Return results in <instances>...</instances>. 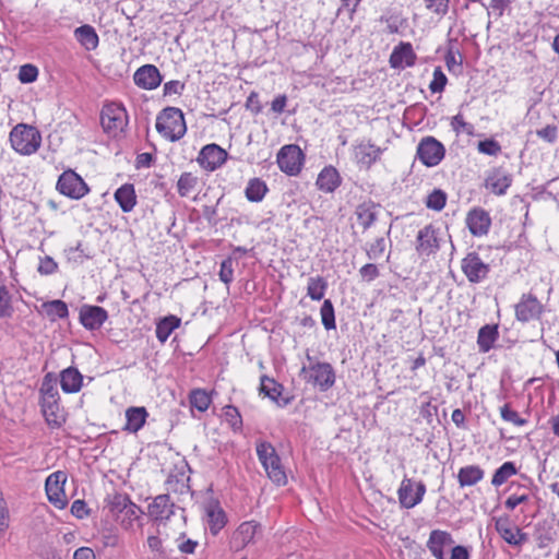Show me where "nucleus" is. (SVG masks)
<instances>
[{"instance_id":"nucleus-34","label":"nucleus","mask_w":559,"mask_h":559,"mask_svg":"<svg viewBox=\"0 0 559 559\" xmlns=\"http://www.w3.org/2000/svg\"><path fill=\"white\" fill-rule=\"evenodd\" d=\"M74 37L86 50L96 49L99 43L95 28L88 24L76 27Z\"/></svg>"},{"instance_id":"nucleus-43","label":"nucleus","mask_w":559,"mask_h":559,"mask_svg":"<svg viewBox=\"0 0 559 559\" xmlns=\"http://www.w3.org/2000/svg\"><path fill=\"white\" fill-rule=\"evenodd\" d=\"M189 402L191 408H195L199 412H205L210 407L212 399L205 390L195 389L191 391Z\"/></svg>"},{"instance_id":"nucleus-7","label":"nucleus","mask_w":559,"mask_h":559,"mask_svg":"<svg viewBox=\"0 0 559 559\" xmlns=\"http://www.w3.org/2000/svg\"><path fill=\"white\" fill-rule=\"evenodd\" d=\"M444 155V145L433 136L423 138L417 145L416 156L427 167L439 165Z\"/></svg>"},{"instance_id":"nucleus-63","label":"nucleus","mask_w":559,"mask_h":559,"mask_svg":"<svg viewBox=\"0 0 559 559\" xmlns=\"http://www.w3.org/2000/svg\"><path fill=\"white\" fill-rule=\"evenodd\" d=\"M186 88L185 82L173 80L164 84L163 92L165 96L181 95Z\"/></svg>"},{"instance_id":"nucleus-33","label":"nucleus","mask_w":559,"mask_h":559,"mask_svg":"<svg viewBox=\"0 0 559 559\" xmlns=\"http://www.w3.org/2000/svg\"><path fill=\"white\" fill-rule=\"evenodd\" d=\"M378 205L371 201L364 202L356 207L355 214L359 225L367 230L378 218Z\"/></svg>"},{"instance_id":"nucleus-57","label":"nucleus","mask_w":559,"mask_h":559,"mask_svg":"<svg viewBox=\"0 0 559 559\" xmlns=\"http://www.w3.org/2000/svg\"><path fill=\"white\" fill-rule=\"evenodd\" d=\"M511 2V0H490L489 4L486 7L488 15L492 13L496 17H501L504 11L510 8Z\"/></svg>"},{"instance_id":"nucleus-15","label":"nucleus","mask_w":559,"mask_h":559,"mask_svg":"<svg viewBox=\"0 0 559 559\" xmlns=\"http://www.w3.org/2000/svg\"><path fill=\"white\" fill-rule=\"evenodd\" d=\"M107 319L108 312L103 307L83 305L80 308V323L88 331L99 330Z\"/></svg>"},{"instance_id":"nucleus-45","label":"nucleus","mask_w":559,"mask_h":559,"mask_svg":"<svg viewBox=\"0 0 559 559\" xmlns=\"http://www.w3.org/2000/svg\"><path fill=\"white\" fill-rule=\"evenodd\" d=\"M131 502L132 501L129 496L123 493H115L109 499L108 508L110 513L116 516V519H120L121 513L129 507Z\"/></svg>"},{"instance_id":"nucleus-20","label":"nucleus","mask_w":559,"mask_h":559,"mask_svg":"<svg viewBox=\"0 0 559 559\" xmlns=\"http://www.w3.org/2000/svg\"><path fill=\"white\" fill-rule=\"evenodd\" d=\"M259 524L254 521L241 523L234 532L230 544L235 550H241L253 542Z\"/></svg>"},{"instance_id":"nucleus-50","label":"nucleus","mask_w":559,"mask_h":559,"mask_svg":"<svg viewBox=\"0 0 559 559\" xmlns=\"http://www.w3.org/2000/svg\"><path fill=\"white\" fill-rule=\"evenodd\" d=\"M320 314L322 324L326 330H334L336 328L334 306L330 299L323 301Z\"/></svg>"},{"instance_id":"nucleus-44","label":"nucleus","mask_w":559,"mask_h":559,"mask_svg":"<svg viewBox=\"0 0 559 559\" xmlns=\"http://www.w3.org/2000/svg\"><path fill=\"white\" fill-rule=\"evenodd\" d=\"M152 559H160L167 556V551L164 547V540L160 536V532L157 530L155 534H151L146 540Z\"/></svg>"},{"instance_id":"nucleus-22","label":"nucleus","mask_w":559,"mask_h":559,"mask_svg":"<svg viewBox=\"0 0 559 559\" xmlns=\"http://www.w3.org/2000/svg\"><path fill=\"white\" fill-rule=\"evenodd\" d=\"M382 150L376 144L360 142L354 146V155L358 164L370 168L381 156Z\"/></svg>"},{"instance_id":"nucleus-24","label":"nucleus","mask_w":559,"mask_h":559,"mask_svg":"<svg viewBox=\"0 0 559 559\" xmlns=\"http://www.w3.org/2000/svg\"><path fill=\"white\" fill-rule=\"evenodd\" d=\"M174 507L168 495H159L148 504V515L155 521L168 520L174 514Z\"/></svg>"},{"instance_id":"nucleus-4","label":"nucleus","mask_w":559,"mask_h":559,"mask_svg":"<svg viewBox=\"0 0 559 559\" xmlns=\"http://www.w3.org/2000/svg\"><path fill=\"white\" fill-rule=\"evenodd\" d=\"M301 372L308 383L319 388L321 392L330 390L336 380L334 368L330 362L316 361L309 367H302Z\"/></svg>"},{"instance_id":"nucleus-12","label":"nucleus","mask_w":559,"mask_h":559,"mask_svg":"<svg viewBox=\"0 0 559 559\" xmlns=\"http://www.w3.org/2000/svg\"><path fill=\"white\" fill-rule=\"evenodd\" d=\"M66 480L67 475L61 471L50 474L46 479L45 489L47 498L58 509H63L68 503L63 489Z\"/></svg>"},{"instance_id":"nucleus-64","label":"nucleus","mask_w":559,"mask_h":559,"mask_svg":"<svg viewBox=\"0 0 559 559\" xmlns=\"http://www.w3.org/2000/svg\"><path fill=\"white\" fill-rule=\"evenodd\" d=\"M451 127L456 133L466 132L468 134L473 131V126L465 122L461 114L455 115L451 120Z\"/></svg>"},{"instance_id":"nucleus-6","label":"nucleus","mask_w":559,"mask_h":559,"mask_svg":"<svg viewBox=\"0 0 559 559\" xmlns=\"http://www.w3.org/2000/svg\"><path fill=\"white\" fill-rule=\"evenodd\" d=\"M490 270V264L485 262L476 251L466 253L461 260V271L471 284H479L486 281Z\"/></svg>"},{"instance_id":"nucleus-1","label":"nucleus","mask_w":559,"mask_h":559,"mask_svg":"<svg viewBox=\"0 0 559 559\" xmlns=\"http://www.w3.org/2000/svg\"><path fill=\"white\" fill-rule=\"evenodd\" d=\"M156 130L165 139L176 142L187 132L183 112L177 107L164 108L156 118Z\"/></svg>"},{"instance_id":"nucleus-51","label":"nucleus","mask_w":559,"mask_h":559,"mask_svg":"<svg viewBox=\"0 0 559 559\" xmlns=\"http://www.w3.org/2000/svg\"><path fill=\"white\" fill-rule=\"evenodd\" d=\"M447 203V193L441 189H435L428 194L425 204L429 210L440 212Z\"/></svg>"},{"instance_id":"nucleus-3","label":"nucleus","mask_w":559,"mask_h":559,"mask_svg":"<svg viewBox=\"0 0 559 559\" xmlns=\"http://www.w3.org/2000/svg\"><path fill=\"white\" fill-rule=\"evenodd\" d=\"M257 455L266 472L267 477L276 485H285L287 476L275 448L271 442L259 441L257 443Z\"/></svg>"},{"instance_id":"nucleus-47","label":"nucleus","mask_w":559,"mask_h":559,"mask_svg":"<svg viewBox=\"0 0 559 559\" xmlns=\"http://www.w3.org/2000/svg\"><path fill=\"white\" fill-rule=\"evenodd\" d=\"M59 400H53V402H50V401H45V402H40V405H41V409H43V413L46 417V420L49 425H55V426H61L62 424V420L60 418V416L58 415V412H59V403H58Z\"/></svg>"},{"instance_id":"nucleus-27","label":"nucleus","mask_w":559,"mask_h":559,"mask_svg":"<svg viewBox=\"0 0 559 559\" xmlns=\"http://www.w3.org/2000/svg\"><path fill=\"white\" fill-rule=\"evenodd\" d=\"M148 413L143 406H131L126 411L127 423L123 430L135 433L145 425Z\"/></svg>"},{"instance_id":"nucleus-56","label":"nucleus","mask_w":559,"mask_h":559,"mask_svg":"<svg viewBox=\"0 0 559 559\" xmlns=\"http://www.w3.org/2000/svg\"><path fill=\"white\" fill-rule=\"evenodd\" d=\"M477 148L480 153L489 155V156H496L501 152L500 144L492 139L479 141Z\"/></svg>"},{"instance_id":"nucleus-28","label":"nucleus","mask_w":559,"mask_h":559,"mask_svg":"<svg viewBox=\"0 0 559 559\" xmlns=\"http://www.w3.org/2000/svg\"><path fill=\"white\" fill-rule=\"evenodd\" d=\"M341 182L338 171L334 167L328 166L320 171L316 185L321 191L333 192L340 187Z\"/></svg>"},{"instance_id":"nucleus-52","label":"nucleus","mask_w":559,"mask_h":559,"mask_svg":"<svg viewBox=\"0 0 559 559\" xmlns=\"http://www.w3.org/2000/svg\"><path fill=\"white\" fill-rule=\"evenodd\" d=\"M500 415L504 421L512 423L515 426H524L527 424V420L522 418L516 411L511 409L508 403L500 407Z\"/></svg>"},{"instance_id":"nucleus-41","label":"nucleus","mask_w":559,"mask_h":559,"mask_svg":"<svg viewBox=\"0 0 559 559\" xmlns=\"http://www.w3.org/2000/svg\"><path fill=\"white\" fill-rule=\"evenodd\" d=\"M199 183V178L192 173L185 171L180 175L177 181V192L180 197H188L193 190H195Z\"/></svg>"},{"instance_id":"nucleus-2","label":"nucleus","mask_w":559,"mask_h":559,"mask_svg":"<svg viewBox=\"0 0 559 559\" xmlns=\"http://www.w3.org/2000/svg\"><path fill=\"white\" fill-rule=\"evenodd\" d=\"M9 140L16 153L32 155L40 147L41 134L33 126L19 123L11 130Z\"/></svg>"},{"instance_id":"nucleus-49","label":"nucleus","mask_w":559,"mask_h":559,"mask_svg":"<svg viewBox=\"0 0 559 559\" xmlns=\"http://www.w3.org/2000/svg\"><path fill=\"white\" fill-rule=\"evenodd\" d=\"M223 415L226 423L230 426V428L237 432L242 429V418L238 408L234 405H226L223 408Z\"/></svg>"},{"instance_id":"nucleus-11","label":"nucleus","mask_w":559,"mask_h":559,"mask_svg":"<svg viewBox=\"0 0 559 559\" xmlns=\"http://www.w3.org/2000/svg\"><path fill=\"white\" fill-rule=\"evenodd\" d=\"M426 493V485L423 481L415 483L404 477L397 490L399 501L402 508L412 509L423 501Z\"/></svg>"},{"instance_id":"nucleus-59","label":"nucleus","mask_w":559,"mask_h":559,"mask_svg":"<svg viewBox=\"0 0 559 559\" xmlns=\"http://www.w3.org/2000/svg\"><path fill=\"white\" fill-rule=\"evenodd\" d=\"M176 542L177 547L181 554H193L195 551V548L198 547V542L190 538H186V534H180Z\"/></svg>"},{"instance_id":"nucleus-29","label":"nucleus","mask_w":559,"mask_h":559,"mask_svg":"<svg viewBox=\"0 0 559 559\" xmlns=\"http://www.w3.org/2000/svg\"><path fill=\"white\" fill-rule=\"evenodd\" d=\"M83 376L74 367H68L60 372V385L64 393H76L81 390Z\"/></svg>"},{"instance_id":"nucleus-18","label":"nucleus","mask_w":559,"mask_h":559,"mask_svg":"<svg viewBox=\"0 0 559 559\" xmlns=\"http://www.w3.org/2000/svg\"><path fill=\"white\" fill-rule=\"evenodd\" d=\"M495 528L501 538L511 546H522L527 542V534L518 526H512L508 519H497Z\"/></svg>"},{"instance_id":"nucleus-13","label":"nucleus","mask_w":559,"mask_h":559,"mask_svg":"<svg viewBox=\"0 0 559 559\" xmlns=\"http://www.w3.org/2000/svg\"><path fill=\"white\" fill-rule=\"evenodd\" d=\"M227 156L228 154L225 150L212 143L202 147L197 160L205 170L214 171L226 162Z\"/></svg>"},{"instance_id":"nucleus-53","label":"nucleus","mask_w":559,"mask_h":559,"mask_svg":"<svg viewBox=\"0 0 559 559\" xmlns=\"http://www.w3.org/2000/svg\"><path fill=\"white\" fill-rule=\"evenodd\" d=\"M365 251L370 260H378L385 251V239L383 237L377 238L372 243L365 248Z\"/></svg>"},{"instance_id":"nucleus-23","label":"nucleus","mask_w":559,"mask_h":559,"mask_svg":"<svg viewBox=\"0 0 559 559\" xmlns=\"http://www.w3.org/2000/svg\"><path fill=\"white\" fill-rule=\"evenodd\" d=\"M284 386L274 379L269 378L267 376L261 377L260 393H263L281 407L287 406L290 403V399L282 396Z\"/></svg>"},{"instance_id":"nucleus-32","label":"nucleus","mask_w":559,"mask_h":559,"mask_svg":"<svg viewBox=\"0 0 559 559\" xmlns=\"http://www.w3.org/2000/svg\"><path fill=\"white\" fill-rule=\"evenodd\" d=\"M499 337L497 324L481 326L477 335V345L480 353H488Z\"/></svg>"},{"instance_id":"nucleus-10","label":"nucleus","mask_w":559,"mask_h":559,"mask_svg":"<svg viewBox=\"0 0 559 559\" xmlns=\"http://www.w3.org/2000/svg\"><path fill=\"white\" fill-rule=\"evenodd\" d=\"M280 169L288 176L300 173L304 162V153L296 144L284 145L276 157Z\"/></svg>"},{"instance_id":"nucleus-36","label":"nucleus","mask_w":559,"mask_h":559,"mask_svg":"<svg viewBox=\"0 0 559 559\" xmlns=\"http://www.w3.org/2000/svg\"><path fill=\"white\" fill-rule=\"evenodd\" d=\"M181 320L176 316H167L156 324V337L160 343H165L174 330L180 325Z\"/></svg>"},{"instance_id":"nucleus-35","label":"nucleus","mask_w":559,"mask_h":559,"mask_svg":"<svg viewBox=\"0 0 559 559\" xmlns=\"http://www.w3.org/2000/svg\"><path fill=\"white\" fill-rule=\"evenodd\" d=\"M513 488H516V490L504 502L506 508L510 511L514 510L519 504L527 502L530 499V487L527 485L512 481L510 489Z\"/></svg>"},{"instance_id":"nucleus-31","label":"nucleus","mask_w":559,"mask_h":559,"mask_svg":"<svg viewBox=\"0 0 559 559\" xmlns=\"http://www.w3.org/2000/svg\"><path fill=\"white\" fill-rule=\"evenodd\" d=\"M485 476V471L479 465H466L459 469L457 481L460 487H471L478 484Z\"/></svg>"},{"instance_id":"nucleus-17","label":"nucleus","mask_w":559,"mask_h":559,"mask_svg":"<svg viewBox=\"0 0 559 559\" xmlns=\"http://www.w3.org/2000/svg\"><path fill=\"white\" fill-rule=\"evenodd\" d=\"M417 56L411 43L401 41L394 47L389 63L393 69H405L415 66Z\"/></svg>"},{"instance_id":"nucleus-26","label":"nucleus","mask_w":559,"mask_h":559,"mask_svg":"<svg viewBox=\"0 0 559 559\" xmlns=\"http://www.w3.org/2000/svg\"><path fill=\"white\" fill-rule=\"evenodd\" d=\"M511 183V175L501 169H497L486 178L485 187L496 195H503Z\"/></svg>"},{"instance_id":"nucleus-5","label":"nucleus","mask_w":559,"mask_h":559,"mask_svg":"<svg viewBox=\"0 0 559 559\" xmlns=\"http://www.w3.org/2000/svg\"><path fill=\"white\" fill-rule=\"evenodd\" d=\"M56 189L62 195L80 200L90 192L87 183L74 170H64L58 178Z\"/></svg>"},{"instance_id":"nucleus-16","label":"nucleus","mask_w":559,"mask_h":559,"mask_svg":"<svg viewBox=\"0 0 559 559\" xmlns=\"http://www.w3.org/2000/svg\"><path fill=\"white\" fill-rule=\"evenodd\" d=\"M466 225L473 236L481 237L488 234L491 217L484 209L475 207L467 213Z\"/></svg>"},{"instance_id":"nucleus-25","label":"nucleus","mask_w":559,"mask_h":559,"mask_svg":"<svg viewBox=\"0 0 559 559\" xmlns=\"http://www.w3.org/2000/svg\"><path fill=\"white\" fill-rule=\"evenodd\" d=\"M205 515L212 535H217L227 523L226 513L217 502L212 501L205 506Z\"/></svg>"},{"instance_id":"nucleus-55","label":"nucleus","mask_w":559,"mask_h":559,"mask_svg":"<svg viewBox=\"0 0 559 559\" xmlns=\"http://www.w3.org/2000/svg\"><path fill=\"white\" fill-rule=\"evenodd\" d=\"M447 83H448V79H447L445 74L443 73V71L440 67H437L433 70V79L429 84V90L432 93H441V92H443Z\"/></svg>"},{"instance_id":"nucleus-38","label":"nucleus","mask_w":559,"mask_h":559,"mask_svg":"<svg viewBox=\"0 0 559 559\" xmlns=\"http://www.w3.org/2000/svg\"><path fill=\"white\" fill-rule=\"evenodd\" d=\"M267 190V186L263 180L253 178L249 180L245 193L249 201L260 202L265 197Z\"/></svg>"},{"instance_id":"nucleus-8","label":"nucleus","mask_w":559,"mask_h":559,"mask_svg":"<svg viewBox=\"0 0 559 559\" xmlns=\"http://www.w3.org/2000/svg\"><path fill=\"white\" fill-rule=\"evenodd\" d=\"M440 229L433 224H428L418 230L415 250L420 258H429L440 250Z\"/></svg>"},{"instance_id":"nucleus-61","label":"nucleus","mask_w":559,"mask_h":559,"mask_svg":"<svg viewBox=\"0 0 559 559\" xmlns=\"http://www.w3.org/2000/svg\"><path fill=\"white\" fill-rule=\"evenodd\" d=\"M58 270L57 262L49 255H46L40 259L37 271L41 275H51Z\"/></svg>"},{"instance_id":"nucleus-54","label":"nucleus","mask_w":559,"mask_h":559,"mask_svg":"<svg viewBox=\"0 0 559 559\" xmlns=\"http://www.w3.org/2000/svg\"><path fill=\"white\" fill-rule=\"evenodd\" d=\"M219 280L229 285L234 280V260L228 257L221 263V269L218 273Z\"/></svg>"},{"instance_id":"nucleus-40","label":"nucleus","mask_w":559,"mask_h":559,"mask_svg":"<svg viewBox=\"0 0 559 559\" xmlns=\"http://www.w3.org/2000/svg\"><path fill=\"white\" fill-rule=\"evenodd\" d=\"M328 288V282L322 276H311L308 278L307 295L312 300H321Z\"/></svg>"},{"instance_id":"nucleus-19","label":"nucleus","mask_w":559,"mask_h":559,"mask_svg":"<svg viewBox=\"0 0 559 559\" xmlns=\"http://www.w3.org/2000/svg\"><path fill=\"white\" fill-rule=\"evenodd\" d=\"M159 70L154 64H145L140 67L134 75V83L144 90H155L162 83Z\"/></svg>"},{"instance_id":"nucleus-21","label":"nucleus","mask_w":559,"mask_h":559,"mask_svg":"<svg viewBox=\"0 0 559 559\" xmlns=\"http://www.w3.org/2000/svg\"><path fill=\"white\" fill-rule=\"evenodd\" d=\"M454 543L452 535L447 531L432 530L427 540V548L436 559H445L444 547Z\"/></svg>"},{"instance_id":"nucleus-30","label":"nucleus","mask_w":559,"mask_h":559,"mask_svg":"<svg viewBox=\"0 0 559 559\" xmlns=\"http://www.w3.org/2000/svg\"><path fill=\"white\" fill-rule=\"evenodd\" d=\"M115 200L122 212H131L136 204V194L132 183H124L115 192Z\"/></svg>"},{"instance_id":"nucleus-60","label":"nucleus","mask_w":559,"mask_h":559,"mask_svg":"<svg viewBox=\"0 0 559 559\" xmlns=\"http://www.w3.org/2000/svg\"><path fill=\"white\" fill-rule=\"evenodd\" d=\"M426 8L438 14V15H445L449 10V2L450 0H424Z\"/></svg>"},{"instance_id":"nucleus-62","label":"nucleus","mask_w":559,"mask_h":559,"mask_svg":"<svg viewBox=\"0 0 559 559\" xmlns=\"http://www.w3.org/2000/svg\"><path fill=\"white\" fill-rule=\"evenodd\" d=\"M536 134L544 141L548 143H554L558 138V128L556 124H547L546 127L537 130Z\"/></svg>"},{"instance_id":"nucleus-37","label":"nucleus","mask_w":559,"mask_h":559,"mask_svg":"<svg viewBox=\"0 0 559 559\" xmlns=\"http://www.w3.org/2000/svg\"><path fill=\"white\" fill-rule=\"evenodd\" d=\"M518 474V468L514 462L508 461L504 462L500 467H498L491 478V485L495 487H500L504 483L509 480L512 476Z\"/></svg>"},{"instance_id":"nucleus-14","label":"nucleus","mask_w":559,"mask_h":559,"mask_svg":"<svg viewBox=\"0 0 559 559\" xmlns=\"http://www.w3.org/2000/svg\"><path fill=\"white\" fill-rule=\"evenodd\" d=\"M544 307L533 294H523L515 306V317L521 322L539 319Z\"/></svg>"},{"instance_id":"nucleus-42","label":"nucleus","mask_w":559,"mask_h":559,"mask_svg":"<svg viewBox=\"0 0 559 559\" xmlns=\"http://www.w3.org/2000/svg\"><path fill=\"white\" fill-rule=\"evenodd\" d=\"M50 320L66 319L69 316L68 306L64 301L56 299L43 305Z\"/></svg>"},{"instance_id":"nucleus-46","label":"nucleus","mask_w":559,"mask_h":559,"mask_svg":"<svg viewBox=\"0 0 559 559\" xmlns=\"http://www.w3.org/2000/svg\"><path fill=\"white\" fill-rule=\"evenodd\" d=\"M142 510L134 502H131L129 507L121 513L120 519H116L120 522L123 530H130L133 526V522L140 519Z\"/></svg>"},{"instance_id":"nucleus-48","label":"nucleus","mask_w":559,"mask_h":559,"mask_svg":"<svg viewBox=\"0 0 559 559\" xmlns=\"http://www.w3.org/2000/svg\"><path fill=\"white\" fill-rule=\"evenodd\" d=\"M13 313L12 295L5 285H0V319L11 318Z\"/></svg>"},{"instance_id":"nucleus-39","label":"nucleus","mask_w":559,"mask_h":559,"mask_svg":"<svg viewBox=\"0 0 559 559\" xmlns=\"http://www.w3.org/2000/svg\"><path fill=\"white\" fill-rule=\"evenodd\" d=\"M57 384V378L53 373L48 372L40 386V395H41V402L50 401L53 402V400H59V393L56 388Z\"/></svg>"},{"instance_id":"nucleus-9","label":"nucleus","mask_w":559,"mask_h":559,"mask_svg":"<svg viewBox=\"0 0 559 559\" xmlns=\"http://www.w3.org/2000/svg\"><path fill=\"white\" fill-rule=\"evenodd\" d=\"M100 123L107 132H121L128 124V114L126 108L116 103L107 104L100 112Z\"/></svg>"},{"instance_id":"nucleus-58","label":"nucleus","mask_w":559,"mask_h":559,"mask_svg":"<svg viewBox=\"0 0 559 559\" xmlns=\"http://www.w3.org/2000/svg\"><path fill=\"white\" fill-rule=\"evenodd\" d=\"M38 69L33 64H24L20 68L19 80L22 83H33L37 80Z\"/></svg>"}]
</instances>
